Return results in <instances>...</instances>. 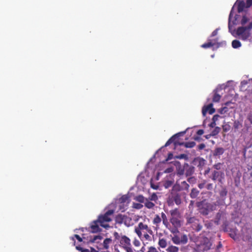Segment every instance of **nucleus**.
Returning <instances> with one entry per match:
<instances>
[{"instance_id": "5", "label": "nucleus", "mask_w": 252, "mask_h": 252, "mask_svg": "<svg viewBox=\"0 0 252 252\" xmlns=\"http://www.w3.org/2000/svg\"><path fill=\"white\" fill-rule=\"evenodd\" d=\"M120 246L126 252H134L131 244L130 239L126 235H121V239L119 241Z\"/></svg>"}, {"instance_id": "33", "label": "nucleus", "mask_w": 252, "mask_h": 252, "mask_svg": "<svg viewBox=\"0 0 252 252\" xmlns=\"http://www.w3.org/2000/svg\"><path fill=\"white\" fill-rule=\"evenodd\" d=\"M177 174L178 175H183L185 173V165L182 167L181 165L177 167Z\"/></svg>"}, {"instance_id": "6", "label": "nucleus", "mask_w": 252, "mask_h": 252, "mask_svg": "<svg viewBox=\"0 0 252 252\" xmlns=\"http://www.w3.org/2000/svg\"><path fill=\"white\" fill-rule=\"evenodd\" d=\"M187 224L189 225L192 229L196 232L200 231L202 228L200 221L194 217L187 218Z\"/></svg>"}, {"instance_id": "40", "label": "nucleus", "mask_w": 252, "mask_h": 252, "mask_svg": "<svg viewBox=\"0 0 252 252\" xmlns=\"http://www.w3.org/2000/svg\"><path fill=\"white\" fill-rule=\"evenodd\" d=\"M227 194V190L225 188H223L220 192V197H224L226 196Z\"/></svg>"}, {"instance_id": "45", "label": "nucleus", "mask_w": 252, "mask_h": 252, "mask_svg": "<svg viewBox=\"0 0 252 252\" xmlns=\"http://www.w3.org/2000/svg\"><path fill=\"white\" fill-rule=\"evenodd\" d=\"M228 111V108L226 107H224L219 109V112L220 114H223L226 113Z\"/></svg>"}, {"instance_id": "31", "label": "nucleus", "mask_w": 252, "mask_h": 252, "mask_svg": "<svg viewBox=\"0 0 252 252\" xmlns=\"http://www.w3.org/2000/svg\"><path fill=\"white\" fill-rule=\"evenodd\" d=\"M112 242V239L111 238H106L103 243V246L104 248L105 249H108L109 247V244Z\"/></svg>"}, {"instance_id": "38", "label": "nucleus", "mask_w": 252, "mask_h": 252, "mask_svg": "<svg viewBox=\"0 0 252 252\" xmlns=\"http://www.w3.org/2000/svg\"><path fill=\"white\" fill-rule=\"evenodd\" d=\"M220 128L219 126H216L214 129L211 132V135L212 136H215L218 134V133L220 132Z\"/></svg>"}, {"instance_id": "34", "label": "nucleus", "mask_w": 252, "mask_h": 252, "mask_svg": "<svg viewBox=\"0 0 252 252\" xmlns=\"http://www.w3.org/2000/svg\"><path fill=\"white\" fill-rule=\"evenodd\" d=\"M158 244L159 246L162 248H164L167 246V242L166 240L163 238L159 239Z\"/></svg>"}, {"instance_id": "14", "label": "nucleus", "mask_w": 252, "mask_h": 252, "mask_svg": "<svg viewBox=\"0 0 252 252\" xmlns=\"http://www.w3.org/2000/svg\"><path fill=\"white\" fill-rule=\"evenodd\" d=\"M217 39H208L207 43H204L201 45V47L203 48H208L211 47L216 44Z\"/></svg>"}, {"instance_id": "47", "label": "nucleus", "mask_w": 252, "mask_h": 252, "mask_svg": "<svg viewBox=\"0 0 252 252\" xmlns=\"http://www.w3.org/2000/svg\"><path fill=\"white\" fill-rule=\"evenodd\" d=\"M158 251L154 247L151 246L148 248L147 252H158Z\"/></svg>"}, {"instance_id": "8", "label": "nucleus", "mask_w": 252, "mask_h": 252, "mask_svg": "<svg viewBox=\"0 0 252 252\" xmlns=\"http://www.w3.org/2000/svg\"><path fill=\"white\" fill-rule=\"evenodd\" d=\"M172 241L176 245H185L188 243V238L186 234L182 235L181 237L178 235H174L172 238Z\"/></svg>"}, {"instance_id": "49", "label": "nucleus", "mask_w": 252, "mask_h": 252, "mask_svg": "<svg viewBox=\"0 0 252 252\" xmlns=\"http://www.w3.org/2000/svg\"><path fill=\"white\" fill-rule=\"evenodd\" d=\"M133 244L135 247H139L141 244L140 242L137 239L134 240Z\"/></svg>"}, {"instance_id": "64", "label": "nucleus", "mask_w": 252, "mask_h": 252, "mask_svg": "<svg viewBox=\"0 0 252 252\" xmlns=\"http://www.w3.org/2000/svg\"><path fill=\"white\" fill-rule=\"evenodd\" d=\"M222 247V244H221V242H219V244L218 245V246H217V250L218 251L219 249L220 248Z\"/></svg>"}, {"instance_id": "10", "label": "nucleus", "mask_w": 252, "mask_h": 252, "mask_svg": "<svg viewBox=\"0 0 252 252\" xmlns=\"http://www.w3.org/2000/svg\"><path fill=\"white\" fill-rule=\"evenodd\" d=\"M208 112L210 114H213L215 112V109L213 107V104L210 103L206 106H204L202 110L203 116H205L206 113Z\"/></svg>"}, {"instance_id": "4", "label": "nucleus", "mask_w": 252, "mask_h": 252, "mask_svg": "<svg viewBox=\"0 0 252 252\" xmlns=\"http://www.w3.org/2000/svg\"><path fill=\"white\" fill-rule=\"evenodd\" d=\"M114 213V210L111 209L108 210L104 215H100L97 219L99 225L104 228L107 227L109 225L105 223L112 220V217Z\"/></svg>"}, {"instance_id": "16", "label": "nucleus", "mask_w": 252, "mask_h": 252, "mask_svg": "<svg viewBox=\"0 0 252 252\" xmlns=\"http://www.w3.org/2000/svg\"><path fill=\"white\" fill-rule=\"evenodd\" d=\"M120 204H122L123 206L126 205L129 203V197L127 195H124L121 197L118 200Z\"/></svg>"}, {"instance_id": "58", "label": "nucleus", "mask_w": 252, "mask_h": 252, "mask_svg": "<svg viewBox=\"0 0 252 252\" xmlns=\"http://www.w3.org/2000/svg\"><path fill=\"white\" fill-rule=\"evenodd\" d=\"M247 118L250 123L252 124V114L251 113L249 114Z\"/></svg>"}, {"instance_id": "27", "label": "nucleus", "mask_w": 252, "mask_h": 252, "mask_svg": "<svg viewBox=\"0 0 252 252\" xmlns=\"http://www.w3.org/2000/svg\"><path fill=\"white\" fill-rule=\"evenodd\" d=\"M166 252H179V248L174 246H169L166 250Z\"/></svg>"}, {"instance_id": "30", "label": "nucleus", "mask_w": 252, "mask_h": 252, "mask_svg": "<svg viewBox=\"0 0 252 252\" xmlns=\"http://www.w3.org/2000/svg\"><path fill=\"white\" fill-rule=\"evenodd\" d=\"M222 215V212L219 211L218 213H217L215 219V223L216 224H219L220 222V220L221 219V218Z\"/></svg>"}, {"instance_id": "41", "label": "nucleus", "mask_w": 252, "mask_h": 252, "mask_svg": "<svg viewBox=\"0 0 252 252\" xmlns=\"http://www.w3.org/2000/svg\"><path fill=\"white\" fill-rule=\"evenodd\" d=\"M248 21H249L248 18L246 15H244V16H243L242 18L241 19V24L242 25H244L246 24L248 22Z\"/></svg>"}, {"instance_id": "59", "label": "nucleus", "mask_w": 252, "mask_h": 252, "mask_svg": "<svg viewBox=\"0 0 252 252\" xmlns=\"http://www.w3.org/2000/svg\"><path fill=\"white\" fill-rule=\"evenodd\" d=\"M74 237H75L79 242L82 241V239L80 237V236L77 234L74 235Z\"/></svg>"}, {"instance_id": "55", "label": "nucleus", "mask_w": 252, "mask_h": 252, "mask_svg": "<svg viewBox=\"0 0 252 252\" xmlns=\"http://www.w3.org/2000/svg\"><path fill=\"white\" fill-rule=\"evenodd\" d=\"M206 183V181H204V182L203 183H200L198 185V188L200 189H202L204 187V186H205V184Z\"/></svg>"}, {"instance_id": "63", "label": "nucleus", "mask_w": 252, "mask_h": 252, "mask_svg": "<svg viewBox=\"0 0 252 252\" xmlns=\"http://www.w3.org/2000/svg\"><path fill=\"white\" fill-rule=\"evenodd\" d=\"M216 123L214 122H212L209 125V126L211 127H214L216 126Z\"/></svg>"}, {"instance_id": "53", "label": "nucleus", "mask_w": 252, "mask_h": 252, "mask_svg": "<svg viewBox=\"0 0 252 252\" xmlns=\"http://www.w3.org/2000/svg\"><path fill=\"white\" fill-rule=\"evenodd\" d=\"M206 189L208 190H212L213 189V185L212 183H209L206 186Z\"/></svg>"}, {"instance_id": "48", "label": "nucleus", "mask_w": 252, "mask_h": 252, "mask_svg": "<svg viewBox=\"0 0 252 252\" xmlns=\"http://www.w3.org/2000/svg\"><path fill=\"white\" fill-rule=\"evenodd\" d=\"M176 158L178 159H187V155L184 154H180L177 156H176Z\"/></svg>"}, {"instance_id": "42", "label": "nucleus", "mask_w": 252, "mask_h": 252, "mask_svg": "<svg viewBox=\"0 0 252 252\" xmlns=\"http://www.w3.org/2000/svg\"><path fill=\"white\" fill-rule=\"evenodd\" d=\"M134 232L136 233V234L139 238H141L142 237V234L141 232V230L139 228L138 226L135 228Z\"/></svg>"}, {"instance_id": "39", "label": "nucleus", "mask_w": 252, "mask_h": 252, "mask_svg": "<svg viewBox=\"0 0 252 252\" xmlns=\"http://www.w3.org/2000/svg\"><path fill=\"white\" fill-rule=\"evenodd\" d=\"M173 184V182L170 180L165 181L164 183L163 186L166 189H168Z\"/></svg>"}, {"instance_id": "15", "label": "nucleus", "mask_w": 252, "mask_h": 252, "mask_svg": "<svg viewBox=\"0 0 252 252\" xmlns=\"http://www.w3.org/2000/svg\"><path fill=\"white\" fill-rule=\"evenodd\" d=\"M236 3L237 4V11L238 13L243 12L246 7V3L243 0H237Z\"/></svg>"}, {"instance_id": "26", "label": "nucleus", "mask_w": 252, "mask_h": 252, "mask_svg": "<svg viewBox=\"0 0 252 252\" xmlns=\"http://www.w3.org/2000/svg\"><path fill=\"white\" fill-rule=\"evenodd\" d=\"M182 190H183L182 189L180 184H179L178 183V182L177 181L176 184L175 185H174L172 187V191L178 192V191H180Z\"/></svg>"}, {"instance_id": "20", "label": "nucleus", "mask_w": 252, "mask_h": 252, "mask_svg": "<svg viewBox=\"0 0 252 252\" xmlns=\"http://www.w3.org/2000/svg\"><path fill=\"white\" fill-rule=\"evenodd\" d=\"M161 221H162V223L166 227H168V225H169V223L167 219V217L165 214L163 212L161 213Z\"/></svg>"}, {"instance_id": "52", "label": "nucleus", "mask_w": 252, "mask_h": 252, "mask_svg": "<svg viewBox=\"0 0 252 252\" xmlns=\"http://www.w3.org/2000/svg\"><path fill=\"white\" fill-rule=\"evenodd\" d=\"M76 249L80 251L81 252H90V251L88 249H83L80 247H77Z\"/></svg>"}, {"instance_id": "9", "label": "nucleus", "mask_w": 252, "mask_h": 252, "mask_svg": "<svg viewBox=\"0 0 252 252\" xmlns=\"http://www.w3.org/2000/svg\"><path fill=\"white\" fill-rule=\"evenodd\" d=\"M180 217L170 218L169 221L174 228L171 231L172 233L178 232V228L182 225V222L180 220Z\"/></svg>"}, {"instance_id": "62", "label": "nucleus", "mask_w": 252, "mask_h": 252, "mask_svg": "<svg viewBox=\"0 0 252 252\" xmlns=\"http://www.w3.org/2000/svg\"><path fill=\"white\" fill-rule=\"evenodd\" d=\"M144 238H145L146 240H150V239H151V237H150V236L148 234H147V233L145 234L144 235Z\"/></svg>"}, {"instance_id": "18", "label": "nucleus", "mask_w": 252, "mask_h": 252, "mask_svg": "<svg viewBox=\"0 0 252 252\" xmlns=\"http://www.w3.org/2000/svg\"><path fill=\"white\" fill-rule=\"evenodd\" d=\"M161 221V219L158 215H156L152 221L153 223L156 225L157 228H159Z\"/></svg>"}, {"instance_id": "56", "label": "nucleus", "mask_w": 252, "mask_h": 252, "mask_svg": "<svg viewBox=\"0 0 252 252\" xmlns=\"http://www.w3.org/2000/svg\"><path fill=\"white\" fill-rule=\"evenodd\" d=\"M205 147V144L203 143H202L198 145V149L199 150H201L203 149Z\"/></svg>"}, {"instance_id": "13", "label": "nucleus", "mask_w": 252, "mask_h": 252, "mask_svg": "<svg viewBox=\"0 0 252 252\" xmlns=\"http://www.w3.org/2000/svg\"><path fill=\"white\" fill-rule=\"evenodd\" d=\"M98 224L99 223L98 221V220H94L92 222L91 225L92 232L97 233L101 231V228H100V227H99Z\"/></svg>"}, {"instance_id": "61", "label": "nucleus", "mask_w": 252, "mask_h": 252, "mask_svg": "<svg viewBox=\"0 0 252 252\" xmlns=\"http://www.w3.org/2000/svg\"><path fill=\"white\" fill-rule=\"evenodd\" d=\"M196 133L198 135H201L204 133V130L203 129H199V130H197Z\"/></svg>"}, {"instance_id": "44", "label": "nucleus", "mask_w": 252, "mask_h": 252, "mask_svg": "<svg viewBox=\"0 0 252 252\" xmlns=\"http://www.w3.org/2000/svg\"><path fill=\"white\" fill-rule=\"evenodd\" d=\"M146 199L144 196L142 195H139L137 197V200L141 203H144L145 202Z\"/></svg>"}, {"instance_id": "51", "label": "nucleus", "mask_w": 252, "mask_h": 252, "mask_svg": "<svg viewBox=\"0 0 252 252\" xmlns=\"http://www.w3.org/2000/svg\"><path fill=\"white\" fill-rule=\"evenodd\" d=\"M114 236L115 237V239L119 240V241L121 239V236H120L119 233L117 232H115L114 233Z\"/></svg>"}, {"instance_id": "46", "label": "nucleus", "mask_w": 252, "mask_h": 252, "mask_svg": "<svg viewBox=\"0 0 252 252\" xmlns=\"http://www.w3.org/2000/svg\"><path fill=\"white\" fill-rule=\"evenodd\" d=\"M204 225L207 227V228L209 229V228H211L213 224L211 221L207 220V221H205Z\"/></svg>"}, {"instance_id": "35", "label": "nucleus", "mask_w": 252, "mask_h": 252, "mask_svg": "<svg viewBox=\"0 0 252 252\" xmlns=\"http://www.w3.org/2000/svg\"><path fill=\"white\" fill-rule=\"evenodd\" d=\"M232 46L233 48H238L241 46V43L238 40H234L232 42Z\"/></svg>"}, {"instance_id": "43", "label": "nucleus", "mask_w": 252, "mask_h": 252, "mask_svg": "<svg viewBox=\"0 0 252 252\" xmlns=\"http://www.w3.org/2000/svg\"><path fill=\"white\" fill-rule=\"evenodd\" d=\"M188 181L190 183L192 184H194L196 182V179L194 177H190L188 179Z\"/></svg>"}, {"instance_id": "2", "label": "nucleus", "mask_w": 252, "mask_h": 252, "mask_svg": "<svg viewBox=\"0 0 252 252\" xmlns=\"http://www.w3.org/2000/svg\"><path fill=\"white\" fill-rule=\"evenodd\" d=\"M199 212L203 216H207L209 212L216 210V205L214 203H211L202 201L197 204Z\"/></svg>"}, {"instance_id": "22", "label": "nucleus", "mask_w": 252, "mask_h": 252, "mask_svg": "<svg viewBox=\"0 0 252 252\" xmlns=\"http://www.w3.org/2000/svg\"><path fill=\"white\" fill-rule=\"evenodd\" d=\"M170 218L180 217V212L177 208L170 211Z\"/></svg>"}, {"instance_id": "19", "label": "nucleus", "mask_w": 252, "mask_h": 252, "mask_svg": "<svg viewBox=\"0 0 252 252\" xmlns=\"http://www.w3.org/2000/svg\"><path fill=\"white\" fill-rule=\"evenodd\" d=\"M124 224L127 226L129 227L133 224L132 219L126 215H124Z\"/></svg>"}, {"instance_id": "57", "label": "nucleus", "mask_w": 252, "mask_h": 252, "mask_svg": "<svg viewBox=\"0 0 252 252\" xmlns=\"http://www.w3.org/2000/svg\"><path fill=\"white\" fill-rule=\"evenodd\" d=\"M218 29L214 30L211 34V36L213 37V36H216L218 34Z\"/></svg>"}, {"instance_id": "1", "label": "nucleus", "mask_w": 252, "mask_h": 252, "mask_svg": "<svg viewBox=\"0 0 252 252\" xmlns=\"http://www.w3.org/2000/svg\"><path fill=\"white\" fill-rule=\"evenodd\" d=\"M186 132V130L184 132H179L173 135L171 137H170L168 141L166 142L164 145V147H167L171 144L172 143H173L174 146L176 147L178 145H184L186 148H192L195 145V142L194 141H190L187 142H180L179 141L178 138L179 137L184 134Z\"/></svg>"}, {"instance_id": "37", "label": "nucleus", "mask_w": 252, "mask_h": 252, "mask_svg": "<svg viewBox=\"0 0 252 252\" xmlns=\"http://www.w3.org/2000/svg\"><path fill=\"white\" fill-rule=\"evenodd\" d=\"M180 185L183 190H188L189 186L186 181L182 182Z\"/></svg>"}, {"instance_id": "60", "label": "nucleus", "mask_w": 252, "mask_h": 252, "mask_svg": "<svg viewBox=\"0 0 252 252\" xmlns=\"http://www.w3.org/2000/svg\"><path fill=\"white\" fill-rule=\"evenodd\" d=\"M172 158H173V154L172 153H170L168 154V157L166 158V160L167 161L168 160H170V159H172Z\"/></svg>"}, {"instance_id": "50", "label": "nucleus", "mask_w": 252, "mask_h": 252, "mask_svg": "<svg viewBox=\"0 0 252 252\" xmlns=\"http://www.w3.org/2000/svg\"><path fill=\"white\" fill-rule=\"evenodd\" d=\"M246 6L247 8H249L252 5V0H247Z\"/></svg>"}, {"instance_id": "32", "label": "nucleus", "mask_w": 252, "mask_h": 252, "mask_svg": "<svg viewBox=\"0 0 252 252\" xmlns=\"http://www.w3.org/2000/svg\"><path fill=\"white\" fill-rule=\"evenodd\" d=\"M144 205L148 209H152L155 206V204L152 202L149 201L147 199H146L144 202Z\"/></svg>"}, {"instance_id": "21", "label": "nucleus", "mask_w": 252, "mask_h": 252, "mask_svg": "<svg viewBox=\"0 0 252 252\" xmlns=\"http://www.w3.org/2000/svg\"><path fill=\"white\" fill-rule=\"evenodd\" d=\"M115 222L119 224H124V215L118 214L115 217Z\"/></svg>"}, {"instance_id": "3", "label": "nucleus", "mask_w": 252, "mask_h": 252, "mask_svg": "<svg viewBox=\"0 0 252 252\" xmlns=\"http://www.w3.org/2000/svg\"><path fill=\"white\" fill-rule=\"evenodd\" d=\"M252 29V22H250L248 26L238 27L236 33L240 39L246 40L251 36L250 31Z\"/></svg>"}, {"instance_id": "36", "label": "nucleus", "mask_w": 252, "mask_h": 252, "mask_svg": "<svg viewBox=\"0 0 252 252\" xmlns=\"http://www.w3.org/2000/svg\"><path fill=\"white\" fill-rule=\"evenodd\" d=\"M220 95L218 94L217 92H215L213 97V101L214 102H218L220 100Z\"/></svg>"}, {"instance_id": "17", "label": "nucleus", "mask_w": 252, "mask_h": 252, "mask_svg": "<svg viewBox=\"0 0 252 252\" xmlns=\"http://www.w3.org/2000/svg\"><path fill=\"white\" fill-rule=\"evenodd\" d=\"M138 226L141 230H146L149 234H152L153 231L149 227L148 225L144 224L141 222L138 223Z\"/></svg>"}, {"instance_id": "23", "label": "nucleus", "mask_w": 252, "mask_h": 252, "mask_svg": "<svg viewBox=\"0 0 252 252\" xmlns=\"http://www.w3.org/2000/svg\"><path fill=\"white\" fill-rule=\"evenodd\" d=\"M199 194V191L198 189H197L196 188H193L191 190V192L190 193L189 195L191 198L194 199V198H196L198 196Z\"/></svg>"}, {"instance_id": "54", "label": "nucleus", "mask_w": 252, "mask_h": 252, "mask_svg": "<svg viewBox=\"0 0 252 252\" xmlns=\"http://www.w3.org/2000/svg\"><path fill=\"white\" fill-rule=\"evenodd\" d=\"M220 116L219 115H215L212 118V121L214 122H216L219 118Z\"/></svg>"}, {"instance_id": "29", "label": "nucleus", "mask_w": 252, "mask_h": 252, "mask_svg": "<svg viewBox=\"0 0 252 252\" xmlns=\"http://www.w3.org/2000/svg\"><path fill=\"white\" fill-rule=\"evenodd\" d=\"M233 8L234 7H233L230 11V13L229 14V16L228 29H229V31L231 30L232 27L234 25L236 24L235 22H234V21H233L232 24H231V17H232V12H233Z\"/></svg>"}, {"instance_id": "7", "label": "nucleus", "mask_w": 252, "mask_h": 252, "mask_svg": "<svg viewBox=\"0 0 252 252\" xmlns=\"http://www.w3.org/2000/svg\"><path fill=\"white\" fill-rule=\"evenodd\" d=\"M212 246V244L211 240L206 237L201 238L199 243L197 244L198 249L203 252L210 250Z\"/></svg>"}, {"instance_id": "25", "label": "nucleus", "mask_w": 252, "mask_h": 252, "mask_svg": "<svg viewBox=\"0 0 252 252\" xmlns=\"http://www.w3.org/2000/svg\"><path fill=\"white\" fill-rule=\"evenodd\" d=\"M173 199L175 203L177 205H179L181 203L182 200L181 198V196L179 193H176L173 196Z\"/></svg>"}, {"instance_id": "12", "label": "nucleus", "mask_w": 252, "mask_h": 252, "mask_svg": "<svg viewBox=\"0 0 252 252\" xmlns=\"http://www.w3.org/2000/svg\"><path fill=\"white\" fill-rule=\"evenodd\" d=\"M194 167L189 165L188 163L185 164V173L186 176H190L192 175L194 172Z\"/></svg>"}, {"instance_id": "28", "label": "nucleus", "mask_w": 252, "mask_h": 252, "mask_svg": "<svg viewBox=\"0 0 252 252\" xmlns=\"http://www.w3.org/2000/svg\"><path fill=\"white\" fill-rule=\"evenodd\" d=\"M242 126H243L242 123L240 122L239 121L235 120L234 122L233 128H234V129L235 130L241 128V127H242Z\"/></svg>"}, {"instance_id": "24", "label": "nucleus", "mask_w": 252, "mask_h": 252, "mask_svg": "<svg viewBox=\"0 0 252 252\" xmlns=\"http://www.w3.org/2000/svg\"><path fill=\"white\" fill-rule=\"evenodd\" d=\"M224 149L223 148L219 147L215 149L214 152V156H218L222 155L224 153Z\"/></svg>"}, {"instance_id": "11", "label": "nucleus", "mask_w": 252, "mask_h": 252, "mask_svg": "<svg viewBox=\"0 0 252 252\" xmlns=\"http://www.w3.org/2000/svg\"><path fill=\"white\" fill-rule=\"evenodd\" d=\"M222 174H223L221 172L214 170L212 171L211 176L210 178L214 181L218 180L220 182H221Z\"/></svg>"}]
</instances>
